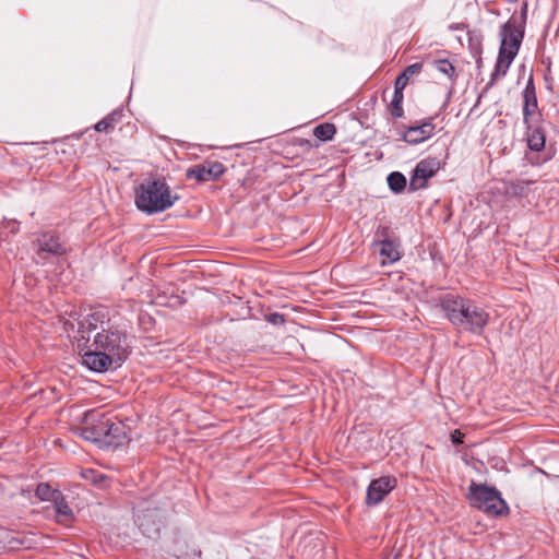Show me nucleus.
I'll list each match as a JSON object with an SVG mask.
<instances>
[{"instance_id":"14","label":"nucleus","mask_w":559,"mask_h":559,"mask_svg":"<svg viewBox=\"0 0 559 559\" xmlns=\"http://www.w3.org/2000/svg\"><path fill=\"white\" fill-rule=\"evenodd\" d=\"M37 257L45 259V253L53 255H61L64 253V248L60 245L58 239L49 234H44L37 241Z\"/></svg>"},{"instance_id":"29","label":"nucleus","mask_w":559,"mask_h":559,"mask_svg":"<svg viewBox=\"0 0 559 559\" xmlns=\"http://www.w3.org/2000/svg\"><path fill=\"white\" fill-rule=\"evenodd\" d=\"M463 433L460 432L459 430H455L453 433H452V441L454 443H462L463 442Z\"/></svg>"},{"instance_id":"4","label":"nucleus","mask_w":559,"mask_h":559,"mask_svg":"<svg viewBox=\"0 0 559 559\" xmlns=\"http://www.w3.org/2000/svg\"><path fill=\"white\" fill-rule=\"evenodd\" d=\"M468 499L474 508H477L488 515H501L508 510L500 493L486 485L472 483L469 486Z\"/></svg>"},{"instance_id":"25","label":"nucleus","mask_w":559,"mask_h":559,"mask_svg":"<svg viewBox=\"0 0 559 559\" xmlns=\"http://www.w3.org/2000/svg\"><path fill=\"white\" fill-rule=\"evenodd\" d=\"M435 68L442 74L451 78L454 73V67L448 60H436L433 62Z\"/></svg>"},{"instance_id":"27","label":"nucleus","mask_w":559,"mask_h":559,"mask_svg":"<svg viewBox=\"0 0 559 559\" xmlns=\"http://www.w3.org/2000/svg\"><path fill=\"white\" fill-rule=\"evenodd\" d=\"M407 82H408V79L405 78L403 74H400L396 78V80H395L394 92H402L403 93V90L407 85Z\"/></svg>"},{"instance_id":"24","label":"nucleus","mask_w":559,"mask_h":559,"mask_svg":"<svg viewBox=\"0 0 559 559\" xmlns=\"http://www.w3.org/2000/svg\"><path fill=\"white\" fill-rule=\"evenodd\" d=\"M116 123V114H111L96 123L95 129L99 132H108L114 129Z\"/></svg>"},{"instance_id":"16","label":"nucleus","mask_w":559,"mask_h":559,"mask_svg":"<svg viewBox=\"0 0 559 559\" xmlns=\"http://www.w3.org/2000/svg\"><path fill=\"white\" fill-rule=\"evenodd\" d=\"M514 58L515 56L513 55L506 52L502 53V51H499L495 69L491 73L489 85H492L496 81L502 79L507 74Z\"/></svg>"},{"instance_id":"7","label":"nucleus","mask_w":559,"mask_h":559,"mask_svg":"<svg viewBox=\"0 0 559 559\" xmlns=\"http://www.w3.org/2000/svg\"><path fill=\"white\" fill-rule=\"evenodd\" d=\"M107 313L105 309H94L86 313L78 321V333L82 340L90 341L91 333L102 330V325L107 328L110 324L109 319L106 320Z\"/></svg>"},{"instance_id":"18","label":"nucleus","mask_w":559,"mask_h":559,"mask_svg":"<svg viewBox=\"0 0 559 559\" xmlns=\"http://www.w3.org/2000/svg\"><path fill=\"white\" fill-rule=\"evenodd\" d=\"M379 253L383 258V265L391 264L401 258L397 245L390 240H383L378 243Z\"/></svg>"},{"instance_id":"12","label":"nucleus","mask_w":559,"mask_h":559,"mask_svg":"<svg viewBox=\"0 0 559 559\" xmlns=\"http://www.w3.org/2000/svg\"><path fill=\"white\" fill-rule=\"evenodd\" d=\"M102 447H119L129 439L126 425L121 421H114L110 417H108Z\"/></svg>"},{"instance_id":"15","label":"nucleus","mask_w":559,"mask_h":559,"mask_svg":"<svg viewBox=\"0 0 559 559\" xmlns=\"http://www.w3.org/2000/svg\"><path fill=\"white\" fill-rule=\"evenodd\" d=\"M526 126V141L532 151L539 152L545 146V132L539 126V122L525 123Z\"/></svg>"},{"instance_id":"8","label":"nucleus","mask_w":559,"mask_h":559,"mask_svg":"<svg viewBox=\"0 0 559 559\" xmlns=\"http://www.w3.org/2000/svg\"><path fill=\"white\" fill-rule=\"evenodd\" d=\"M396 479L383 476L370 483L367 489L366 501L368 504H378L395 487Z\"/></svg>"},{"instance_id":"5","label":"nucleus","mask_w":559,"mask_h":559,"mask_svg":"<svg viewBox=\"0 0 559 559\" xmlns=\"http://www.w3.org/2000/svg\"><path fill=\"white\" fill-rule=\"evenodd\" d=\"M107 426L108 416L92 411L85 414L81 425L75 428V433L82 439L102 447Z\"/></svg>"},{"instance_id":"17","label":"nucleus","mask_w":559,"mask_h":559,"mask_svg":"<svg viewBox=\"0 0 559 559\" xmlns=\"http://www.w3.org/2000/svg\"><path fill=\"white\" fill-rule=\"evenodd\" d=\"M514 58L515 56L513 55L506 52L502 53V51H499L495 69L491 73L489 85H492L496 81L502 79L507 74Z\"/></svg>"},{"instance_id":"23","label":"nucleus","mask_w":559,"mask_h":559,"mask_svg":"<svg viewBox=\"0 0 559 559\" xmlns=\"http://www.w3.org/2000/svg\"><path fill=\"white\" fill-rule=\"evenodd\" d=\"M403 93L402 92H394L393 97L390 104V112L392 116L400 118L403 116Z\"/></svg>"},{"instance_id":"22","label":"nucleus","mask_w":559,"mask_h":559,"mask_svg":"<svg viewBox=\"0 0 559 559\" xmlns=\"http://www.w3.org/2000/svg\"><path fill=\"white\" fill-rule=\"evenodd\" d=\"M335 132H336V129H335L334 124H332V123L319 124L313 130L314 136L322 141L332 140Z\"/></svg>"},{"instance_id":"26","label":"nucleus","mask_w":559,"mask_h":559,"mask_svg":"<svg viewBox=\"0 0 559 559\" xmlns=\"http://www.w3.org/2000/svg\"><path fill=\"white\" fill-rule=\"evenodd\" d=\"M421 69H423L421 63H413V64L406 67L405 70L402 72V74L409 80L412 76L419 74Z\"/></svg>"},{"instance_id":"20","label":"nucleus","mask_w":559,"mask_h":559,"mask_svg":"<svg viewBox=\"0 0 559 559\" xmlns=\"http://www.w3.org/2000/svg\"><path fill=\"white\" fill-rule=\"evenodd\" d=\"M386 180L389 188L395 193L402 192L405 189L407 182L405 176L399 171L391 173Z\"/></svg>"},{"instance_id":"31","label":"nucleus","mask_w":559,"mask_h":559,"mask_svg":"<svg viewBox=\"0 0 559 559\" xmlns=\"http://www.w3.org/2000/svg\"><path fill=\"white\" fill-rule=\"evenodd\" d=\"M66 324H67V325H69L72 330L74 329V323H72V322H67Z\"/></svg>"},{"instance_id":"30","label":"nucleus","mask_w":559,"mask_h":559,"mask_svg":"<svg viewBox=\"0 0 559 559\" xmlns=\"http://www.w3.org/2000/svg\"><path fill=\"white\" fill-rule=\"evenodd\" d=\"M139 521H140L139 526H140L141 528H144V527H145V524H144L143 520H141V518H140V516H139Z\"/></svg>"},{"instance_id":"19","label":"nucleus","mask_w":559,"mask_h":559,"mask_svg":"<svg viewBox=\"0 0 559 559\" xmlns=\"http://www.w3.org/2000/svg\"><path fill=\"white\" fill-rule=\"evenodd\" d=\"M52 502L55 506L57 521L59 523L69 522L72 519L73 513H72L71 508L68 506L67 501L62 497V495H60L58 498H56Z\"/></svg>"},{"instance_id":"6","label":"nucleus","mask_w":559,"mask_h":559,"mask_svg":"<svg viewBox=\"0 0 559 559\" xmlns=\"http://www.w3.org/2000/svg\"><path fill=\"white\" fill-rule=\"evenodd\" d=\"M440 169V162L436 157H428L421 159L416 165L413 176L409 181V189L413 191L426 187L428 179L433 177Z\"/></svg>"},{"instance_id":"11","label":"nucleus","mask_w":559,"mask_h":559,"mask_svg":"<svg viewBox=\"0 0 559 559\" xmlns=\"http://www.w3.org/2000/svg\"><path fill=\"white\" fill-rule=\"evenodd\" d=\"M523 38V33L514 25L506 24L501 31V44L499 51L502 53L518 55Z\"/></svg>"},{"instance_id":"21","label":"nucleus","mask_w":559,"mask_h":559,"mask_svg":"<svg viewBox=\"0 0 559 559\" xmlns=\"http://www.w3.org/2000/svg\"><path fill=\"white\" fill-rule=\"evenodd\" d=\"M61 495L60 491L52 489L48 484L41 483L36 488V496L43 501H53Z\"/></svg>"},{"instance_id":"9","label":"nucleus","mask_w":559,"mask_h":559,"mask_svg":"<svg viewBox=\"0 0 559 559\" xmlns=\"http://www.w3.org/2000/svg\"><path fill=\"white\" fill-rule=\"evenodd\" d=\"M224 173V166L218 162H209L197 165L187 170V177L198 181L215 180Z\"/></svg>"},{"instance_id":"10","label":"nucleus","mask_w":559,"mask_h":559,"mask_svg":"<svg viewBox=\"0 0 559 559\" xmlns=\"http://www.w3.org/2000/svg\"><path fill=\"white\" fill-rule=\"evenodd\" d=\"M523 103L524 123L539 122L540 115L537 110V98L532 78L523 91Z\"/></svg>"},{"instance_id":"2","label":"nucleus","mask_w":559,"mask_h":559,"mask_svg":"<svg viewBox=\"0 0 559 559\" xmlns=\"http://www.w3.org/2000/svg\"><path fill=\"white\" fill-rule=\"evenodd\" d=\"M444 317L455 326L481 335L489 323V313L475 302L455 295H447L441 301Z\"/></svg>"},{"instance_id":"13","label":"nucleus","mask_w":559,"mask_h":559,"mask_svg":"<svg viewBox=\"0 0 559 559\" xmlns=\"http://www.w3.org/2000/svg\"><path fill=\"white\" fill-rule=\"evenodd\" d=\"M435 126L431 122H424L420 126L409 127L402 139L409 144H419L432 136Z\"/></svg>"},{"instance_id":"28","label":"nucleus","mask_w":559,"mask_h":559,"mask_svg":"<svg viewBox=\"0 0 559 559\" xmlns=\"http://www.w3.org/2000/svg\"><path fill=\"white\" fill-rule=\"evenodd\" d=\"M269 321L273 324H282L284 323V317L280 313H272L269 316Z\"/></svg>"},{"instance_id":"3","label":"nucleus","mask_w":559,"mask_h":559,"mask_svg":"<svg viewBox=\"0 0 559 559\" xmlns=\"http://www.w3.org/2000/svg\"><path fill=\"white\" fill-rule=\"evenodd\" d=\"M178 197L163 179L143 181L135 190L136 207L147 214L163 212L174 205Z\"/></svg>"},{"instance_id":"1","label":"nucleus","mask_w":559,"mask_h":559,"mask_svg":"<svg viewBox=\"0 0 559 559\" xmlns=\"http://www.w3.org/2000/svg\"><path fill=\"white\" fill-rule=\"evenodd\" d=\"M92 349L82 355V362L90 370L105 372L117 369L130 354V338L124 331L112 324L102 325L93 336Z\"/></svg>"}]
</instances>
